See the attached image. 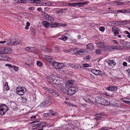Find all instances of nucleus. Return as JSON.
Returning <instances> with one entry per match:
<instances>
[{
	"instance_id": "f257e3e1",
	"label": "nucleus",
	"mask_w": 130,
	"mask_h": 130,
	"mask_svg": "<svg viewBox=\"0 0 130 130\" xmlns=\"http://www.w3.org/2000/svg\"><path fill=\"white\" fill-rule=\"evenodd\" d=\"M95 101L97 103L104 105H109L110 103L103 98L97 96L95 98Z\"/></svg>"
},
{
	"instance_id": "f03ea898",
	"label": "nucleus",
	"mask_w": 130,
	"mask_h": 130,
	"mask_svg": "<svg viewBox=\"0 0 130 130\" xmlns=\"http://www.w3.org/2000/svg\"><path fill=\"white\" fill-rule=\"evenodd\" d=\"M47 80L51 83L58 85L59 83L60 80L57 76H53L52 77L48 76L47 78Z\"/></svg>"
},
{
	"instance_id": "7ed1b4c3",
	"label": "nucleus",
	"mask_w": 130,
	"mask_h": 130,
	"mask_svg": "<svg viewBox=\"0 0 130 130\" xmlns=\"http://www.w3.org/2000/svg\"><path fill=\"white\" fill-rule=\"evenodd\" d=\"M8 110V107L5 104H0V115H4Z\"/></svg>"
},
{
	"instance_id": "20e7f679",
	"label": "nucleus",
	"mask_w": 130,
	"mask_h": 130,
	"mask_svg": "<svg viewBox=\"0 0 130 130\" xmlns=\"http://www.w3.org/2000/svg\"><path fill=\"white\" fill-rule=\"evenodd\" d=\"M26 89L23 87L19 86L16 89L17 93L19 95H22L26 92Z\"/></svg>"
},
{
	"instance_id": "39448f33",
	"label": "nucleus",
	"mask_w": 130,
	"mask_h": 130,
	"mask_svg": "<svg viewBox=\"0 0 130 130\" xmlns=\"http://www.w3.org/2000/svg\"><path fill=\"white\" fill-rule=\"evenodd\" d=\"M11 51V49L7 46L2 47L0 48V53L2 54H7Z\"/></svg>"
},
{
	"instance_id": "423d86ee",
	"label": "nucleus",
	"mask_w": 130,
	"mask_h": 130,
	"mask_svg": "<svg viewBox=\"0 0 130 130\" xmlns=\"http://www.w3.org/2000/svg\"><path fill=\"white\" fill-rule=\"evenodd\" d=\"M77 91V89L75 87H72L69 88L67 92L69 95H72L75 94Z\"/></svg>"
},
{
	"instance_id": "0eeeda50",
	"label": "nucleus",
	"mask_w": 130,
	"mask_h": 130,
	"mask_svg": "<svg viewBox=\"0 0 130 130\" xmlns=\"http://www.w3.org/2000/svg\"><path fill=\"white\" fill-rule=\"evenodd\" d=\"M91 72L92 73L95 75H102L104 74V72L100 70H96L95 69H93L91 70Z\"/></svg>"
},
{
	"instance_id": "6e6552de",
	"label": "nucleus",
	"mask_w": 130,
	"mask_h": 130,
	"mask_svg": "<svg viewBox=\"0 0 130 130\" xmlns=\"http://www.w3.org/2000/svg\"><path fill=\"white\" fill-rule=\"evenodd\" d=\"M66 24H63L58 23H51V28H54L58 26H67Z\"/></svg>"
},
{
	"instance_id": "1a4fd4ad",
	"label": "nucleus",
	"mask_w": 130,
	"mask_h": 130,
	"mask_svg": "<svg viewBox=\"0 0 130 130\" xmlns=\"http://www.w3.org/2000/svg\"><path fill=\"white\" fill-rule=\"evenodd\" d=\"M74 83V81L70 80L67 81L66 83V86L67 88H69L72 87Z\"/></svg>"
},
{
	"instance_id": "9d476101",
	"label": "nucleus",
	"mask_w": 130,
	"mask_h": 130,
	"mask_svg": "<svg viewBox=\"0 0 130 130\" xmlns=\"http://www.w3.org/2000/svg\"><path fill=\"white\" fill-rule=\"evenodd\" d=\"M112 30L114 34V35L115 36H117V35L119 34V30L118 28L115 26H113L112 27Z\"/></svg>"
},
{
	"instance_id": "9b49d317",
	"label": "nucleus",
	"mask_w": 130,
	"mask_h": 130,
	"mask_svg": "<svg viewBox=\"0 0 130 130\" xmlns=\"http://www.w3.org/2000/svg\"><path fill=\"white\" fill-rule=\"evenodd\" d=\"M0 60H2L9 61L10 60V58L4 55H0Z\"/></svg>"
},
{
	"instance_id": "f8f14e48",
	"label": "nucleus",
	"mask_w": 130,
	"mask_h": 130,
	"mask_svg": "<svg viewBox=\"0 0 130 130\" xmlns=\"http://www.w3.org/2000/svg\"><path fill=\"white\" fill-rule=\"evenodd\" d=\"M107 62L109 66H113L116 64V62L115 59L112 60H107Z\"/></svg>"
},
{
	"instance_id": "ddd939ff",
	"label": "nucleus",
	"mask_w": 130,
	"mask_h": 130,
	"mask_svg": "<svg viewBox=\"0 0 130 130\" xmlns=\"http://www.w3.org/2000/svg\"><path fill=\"white\" fill-rule=\"evenodd\" d=\"M120 43L127 48H130V43L126 41H123L120 42Z\"/></svg>"
},
{
	"instance_id": "4468645a",
	"label": "nucleus",
	"mask_w": 130,
	"mask_h": 130,
	"mask_svg": "<svg viewBox=\"0 0 130 130\" xmlns=\"http://www.w3.org/2000/svg\"><path fill=\"white\" fill-rule=\"evenodd\" d=\"M58 87H59L60 90L63 92L65 93H66L67 91L66 89L63 87L61 85L59 84V83L58 84Z\"/></svg>"
},
{
	"instance_id": "2eb2a0df",
	"label": "nucleus",
	"mask_w": 130,
	"mask_h": 130,
	"mask_svg": "<svg viewBox=\"0 0 130 130\" xmlns=\"http://www.w3.org/2000/svg\"><path fill=\"white\" fill-rule=\"evenodd\" d=\"M27 62L25 64V65L31 67L32 65V60L30 58H26Z\"/></svg>"
},
{
	"instance_id": "dca6fc26",
	"label": "nucleus",
	"mask_w": 130,
	"mask_h": 130,
	"mask_svg": "<svg viewBox=\"0 0 130 130\" xmlns=\"http://www.w3.org/2000/svg\"><path fill=\"white\" fill-rule=\"evenodd\" d=\"M104 115V114L102 113H101L99 114H96V117L95 118L94 120H95L96 122L97 121L100 120L102 118L101 116H103Z\"/></svg>"
},
{
	"instance_id": "f3484780",
	"label": "nucleus",
	"mask_w": 130,
	"mask_h": 130,
	"mask_svg": "<svg viewBox=\"0 0 130 130\" xmlns=\"http://www.w3.org/2000/svg\"><path fill=\"white\" fill-rule=\"evenodd\" d=\"M98 124V123L96 122L95 120L91 121L90 123L88 124L89 125H93V126H91V128H93V127H95Z\"/></svg>"
},
{
	"instance_id": "a211bd4d",
	"label": "nucleus",
	"mask_w": 130,
	"mask_h": 130,
	"mask_svg": "<svg viewBox=\"0 0 130 130\" xmlns=\"http://www.w3.org/2000/svg\"><path fill=\"white\" fill-rule=\"evenodd\" d=\"M45 59L46 61L48 62L50 64H51L53 61L52 57L48 56H46L45 57Z\"/></svg>"
},
{
	"instance_id": "6ab92c4d",
	"label": "nucleus",
	"mask_w": 130,
	"mask_h": 130,
	"mask_svg": "<svg viewBox=\"0 0 130 130\" xmlns=\"http://www.w3.org/2000/svg\"><path fill=\"white\" fill-rule=\"evenodd\" d=\"M4 91H8L9 90V87L8 85V83L6 82L4 84Z\"/></svg>"
},
{
	"instance_id": "aec40b11",
	"label": "nucleus",
	"mask_w": 130,
	"mask_h": 130,
	"mask_svg": "<svg viewBox=\"0 0 130 130\" xmlns=\"http://www.w3.org/2000/svg\"><path fill=\"white\" fill-rule=\"evenodd\" d=\"M51 99V97L50 96H48L46 97L44 100V102L46 105L50 103V101Z\"/></svg>"
},
{
	"instance_id": "412c9836",
	"label": "nucleus",
	"mask_w": 130,
	"mask_h": 130,
	"mask_svg": "<svg viewBox=\"0 0 130 130\" xmlns=\"http://www.w3.org/2000/svg\"><path fill=\"white\" fill-rule=\"evenodd\" d=\"M15 40L14 39H12V40H9L7 42V44L8 45H14V41Z\"/></svg>"
},
{
	"instance_id": "4be33fe9",
	"label": "nucleus",
	"mask_w": 130,
	"mask_h": 130,
	"mask_svg": "<svg viewBox=\"0 0 130 130\" xmlns=\"http://www.w3.org/2000/svg\"><path fill=\"white\" fill-rule=\"evenodd\" d=\"M86 47L87 49H89L90 50H92L93 48V45L91 43H90L88 44L86 46Z\"/></svg>"
},
{
	"instance_id": "5701e85b",
	"label": "nucleus",
	"mask_w": 130,
	"mask_h": 130,
	"mask_svg": "<svg viewBox=\"0 0 130 130\" xmlns=\"http://www.w3.org/2000/svg\"><path fill=\"white\" fill-rule=\"evenodd\" d=\"M83 98L84 100L87 102L89 103H92V101L91 99L90 98L88 97V96H87L86 97H84Z\"/></svg>"
},
{
	"instance_id": "b1692460",
	"label": "nucleus",
	"mask_w": 130,
	"mask_h": 130,
	"mask_svg": "<svg viewBox=\"0 0 130 130\" xmlns=\"http://www.w3.org/2000/svg\"><path fill=\"white\" fill-rule=\"evenodd\" d=\"M66 9H60L59 10H58L56 11V13L57 14H62L64 12V10H66Z\"/></svg>"
},
{
	"instance_id": "393cba45",
	"label": "nucleus",
	"mask_w": 130,
	"mask_h": 130,
	"mask_svg": "<svg viewBox=\"0 0 130 130\" xmlns=\"http://www.w3.org/2000/svg\"><path fill=\"white\" fill-rule=\"evenodd\" d=\"M25 49L27 51L32 52L35 50V48L34 47H27L25 48Z\"/></svg>"
},
{
	"instance_id": "a878e982",
	"label": "nucleus",
	"mask_w": 130,
	"mask_h": 130,
	"mask_svg": "<svg viewBox=\"0 0 130 130\" xmlns=\"http://www.w3.org/2000/svg\"><path fill=\"white\" fill-rule=\"evenodd\" d=\"M97 45L100 48L103 47L104 45V43L102 42H97L96 43Z\"/></svg>"
},
{
	"instance_id": "bb28decb",
	"label": "nucleus",
	"mask_w": 130,
	"mask_h": 130,
	"mask_svg": "<svg viewBox=\"0 0 130 130\" xmlns=\"http://www.w3.org/2000/svg\"><path fill=\"white\" fill-rule=\"evenodd\" d=\"M85 51L84 50H83V51L82 50H80L75 52V54L77 55H78V54L79 55H83Z\"/></svg>"
},
{
	"instance_id": "cd10ccee",
	"label": "nucleus",
	"mask_w": 130,
	"mask_h": 130,
	"mask_svg": "<svg viewBox=\"0 0 130 130\" xmlns=\"http://www.w3.org/2000/svg\"><path fill=\"white\" fill-rule=\"evenodd\" d=\"M116 11V13H127L128 12H127V10L126 9H123L117 10Z\"/></svg>"
},
{
	"instance_id": "c85d7f7f",
	"label": "nucleus",
	"mask_w": 130,
	"mask_h": 130,
	"mask_svg": "<svg viewBox=\"0 0 130 130\" xmlns=\"http://www.w3.org/2000/svg\"><path fill=\"white\" fill-rule=\"evenodd\" d=\"M59 63H58L55 61L53 62V61L52 63L51 64H50L56 69L57 68V66L58 65Z\"/></svg>"
},
{
	"instance_id": "c756f323",
	"label": "nucleus",
	"mask_w": 130,
	"mask_h": 130,
	"mask_svg": "<svg viewBox=\"0 0 130 130\" xmlns=\"http://www.w3.org/2000/svg\"><path fill=\"white\" fill-rule=\"evenodd\" d=\"M45 90H46V91L47 92L49 93H51V94H52L54 90L51 88H46V89H45Z\"/></svg>"
},
{
	"instance_id": "7c9ffc66",
	"label": "nucleus",
	"mask_w": 130,
	"mask_h": 130,
	"mask_svg": "<svg viewBox=\"0 0 130 130\" xmlns=\"http://www.w3.org/2000/svg\"><path fill=\"white\" fill-rule=\"evenodd\" d=\"M67 34H64V36H62V37L59 38L58 39L59 40H60L64 41H66L67 39H68L67 37H66V36H64L65 35H67Z\"/></svg>"
},
{
	"instance_id": "2f4dec72",
	"label": "nucleus",
	"mask_w": 130,
	"mask_h": 130,
	"mask_svg": "<svg viewBox=\"0 0 130 130\" xmlns=\"http://www.w3.org/2000/svg\"><path fill=\"white\" fill-rule=\"evenodd\" d=\"M43 25L45 27H49L50 25L49 23L45 21H43L42 22Z\"/></svg>"
},
{
	"instance_id": "473e14b6",
	"label": "nucleus",
	"mask_w": 130,
	"mask_h": 130,
	"mask_svg": "<svg viewBox=\"0 0 130 130\" xmlns=\"http://www.w3.org/2000/svg\"><path fill=\"white\" fill-rule=\"evenodd\" d=\"M52 95L55 97H57L59 96V94L58 92L54 90L53 92Z\"/></svg>"
},
{
	"instance_id": "72a5a7b5",
	"label": "nucleus",
	"mask_w": 130,
	"mask_h": 130,
	"mask_svg": "<svg viewBox=\"0 0 130 130\" xmlns=\"http://www.w3.org/2000/svg\"><path fill=\"white\" fill-rule=\"evenodd\" d=\"M15 40L14 41V45H17L19 44L21 42V41L20 39H16L14 38Z\"/></svg>"
},
{
	"instance_id": "f704fd0d",
	"label": "nucleus",
	"mask_w": 130,
	"mask_h": 130,
	"mask_svg": "<svg viewBox=\"0 0 130 130\" xmlns=\"http://www.w3.org/2000/svg\"><path fill=\"white\" fill-rule=\"evenodd\" d=\"M41 14L43 18L46 19L47 17L48 16V15L47 14L45 13L44 12H41Z\"/></svg>"
},
{
	"instance_id": "c9c22d12",
	"label": "nucleus",
	"mask_w": 130,
	"mask_h": 130,
	"mask_svg": "<svg viewBox=\"0 0 130 130\" xmlns=\"http://www.w3.org/2000/svg\"><path fill=\"white\" fill-rule=\"evenodd\" d=\"M103 50L107 52H109L110 51V50L109 48V47L108 46H104L103 47Z\"/></svg>"
},
{
	"instance_id": "e433bc0d",
	"label": "nucleus",
	"mask_w": 130,
	"mask_h": 130,
	"mask_svg": "<svg viewBox=\"0 0 130 130\" xmlns=\"http://www.w3.org/2000/svg\"><path fill=\"white\" fill-rule=\"evenodd\" d=\"M64 66V64L63 63H59L58 64V65L57 66V69H61L62 68L63 66Z\"/></svg>"
},
{
	"instance_id": "4c0bfd02",
	"label": "nucleus",
	"mask_w": 130,
	"mask_h": 130,
	"mask_svg": "<svg viewBox=\"0 0 130 130\" xmlns=\"http://www.w3.org/2000/svg\"><path fill=\"white\" fill-rule=\"evenodd\" d=\"M46 19L51 21H53L54 20V19L52 17L48 15V16L47 17Z\"/></svg>"
},
{
	"instance_id": "58836bf2",
	"label": "nucleus",
	"mask_w": 130,
	"mask_h": 130,
	"mask_svg": "<svg viewBox=\"0 0 130 130\" xmlns=\"http://www.w3.org/2000/svg\"><path fill=\"white\" fill-rule=\"evenodd\" d=\"M121 99L122 101H123L124 102V103L126 104H127V103L128 102V100H130L128 98H122Z\"/></svg>"
},
{
	"instance_id": "ea45409f",
	"label": "nucleus",
	"mask_w": 130,
	"mask_h": 130,
	"mask_svg": "<svg viewBox=\"0 0 130 130\" xmlns=\"http://www.w3.org/2000/svg\"><path fill=\"white\" fill-rule=\"evenodd\" d=\"M114 92L113 91H112V92H110V91L109 92L108 94H107V96H108L112 97L113 95H114Z\"/></svg>"
},
{
	"instance_id": "a19ab883",
	"label": "nucleus",
	"mask_w": 130,
	"mask_h": 130,
	"mask_svg": "<svg viewBox=\"0 0 130 130\" xmlns=\"http://www.w3.org/2000/svg\"><path fill=\"white\" fill-rule=\"evenodd\" d=\"M51 114L52 116L54 117L58 115L57 112L55 111H54L53 113H51Z\"/></svg>"
},
{
	"instance_id": "79ce46f5",
	"label": "nucleus",
	"mask_w": 130,
	"mask_h": 130,
	"mask_svg": "<svg viewBox=\"0 0 130 130\" xmlns=\"http://www.w3.org/2000/svg\"><path fill=\"white\" fill-rule=\"evenodd\" d=\"M107 89L108 90L110 91V92H112V91L113 92V86L108 87Z\"/></svg>"
},
{
	"instance_id": "37998d69",
	"label": "nucleus",
	"mask_w": 130,
	"mask_h": 130,
	"mask_svg": "<svg viewBox=\"0 0 130 130\" xmlns=\"http://www.w3.org/2000/svg\"><path fill=\"white\" fill-rule=\"evenodd\" d=\"M21 100L22 102L24 103L26 102L27 99L26 98L23 97L22 98Z\"/></svg>"
},
{
	"instance_id": "c03bdc74",
	"label": "nucleus",
	"mask_w": 130,
	"mask_h": 130,
	"mask_svg": "<svg viewBox=\"0 0 130 130\" xmlns=\"http://www.w3.org/2000/svg\"><path fill=\"white\" fill-rule=\"evenodd\" d=\"M95 52L97 54L100 55L101 53V52L100 49H97L96 50Z\"/></svg>"
},
{
	"instance_id": "a18cd8bd",
	"label": "nucleus",
	"mask_w": 130,
	"mask_h": 130,
	"mask_svg": "<svg viewBox=\"0 0 130 130\" xmlns=\"http://www.w3.org/2000/svg\"><path fill=\"white\" fill-rule=\"evenodd\" d=\"M114 23V25L115 26L119 25H120V21H116Z\"/></svg>"
},
{
	"instance_id": "49530a36",
	"label": "nucleus",
	"mask_w": 130,
	"mask_h": 130,
	"mask_svg": "<svg viewBox=\"0 0 130 130\" xmlns=\"http://www.w3.org/2000/svg\"><path fill=\"white\" fill-rule=\"evenodd\" d=\"M76 4L77 6H78L79 7H82L83 6V3H76Z\"/></svg>"
},
{
	"instance_id": "de8ad7c7",
	"label": "nucleus",
	"mask_w": 130,
	"mask_h": 130,
	"mask_svg": "<svg viewBox=\"0 0 130 130\" xmlns=\"http://www.w3.org/2000/svg\"><path fill=\"white\" fill-rule=\"evenodd\" d=\"M125 32V34H127V37L130 39V33L127 31H126Z\"/></svg>"
},
{
	"instance_id": "09e8293b",
	"label": "nucleus",
	"mask_w": 130,
	"mask_h": 130,
	"mask_svg": "<svg viewBox=\"0 0 130 130\" xmlns=\"http://www.w3.org/2000/svg\"><path fill=\"white\" fill-rule=\"evenodd\" d=\"M109 127H102L101 129V130H108L110 129Z\"/></svg>"
},
{
	"instance_id": "8fccbe9b",
	"label": "nucleus",
	"mask_w": 130,
	"mask_h": 130,
	"mask_svg": "<svg viewBox=\"0 0 130 130\" xmlns=\"http://www.w3.org/2000/svg\"><path fill=\"white\" fill-rule=\"evenodd\" d=\"M115 3L116 4H117V5H122L123 4V2H118V1H115Z\"/></svg>"
},
{
	"instance_id": "3c124183",
	"label": "nucleus",
	"mask_w": 130,
	"mask_h": 130,
	"mask_svg": "<svg viewBox=\"0 0 130 130\" xmlns=\"http://www.w3.org/2000/svg\"><path fill=\"white\" fill-rule=\"evenodd\" d=\"M46 105V104L45 103V102H42L41 103L40 105V106L42 107L45 106Z\"/></svg>"
},
{
	"instance_id": "603ef678",
	"label": "nucleus",
	"mask_w": 130,
	"mask_h": 130,
	"mask_svg": "<svg viewBox=\"0 0 130 130\" xmlns=\"http://www.w3.org/2000/svg\"><path fill=\"white\" fill-rule=\"evenodd\" d=\"M82 68V66L81 65H80L79 64L77 65V67H76V69H78L79 70H80Z\"/></svg>"
},
{
	"instance_id": "864d4df0",
	"label": "nucleus",
	"mask_w": 130,
	"mask_h": 130,
	"mask_svg": "<svg viewBox=\"0 0 130 130\" xmlns=\"http://www.w3.org/2000/svg\"><path fill=\"white\" fill-rule=\"evenodd\" d=\"M18 1L20 3H26V1L25 0H18Z\"/></svg>"
},
{
	"instance_id": "5fc2aeb1",
	"label": "nucleus",
	"mask_w": 130,
	"mask_h": 130,
	"mask_svg": "<svg viewBox=\"0 0 130 130\" xmlns=\"http://www.w3.org/2000/svg\"><path fill=\"white\" fill-rule=\"evenodd\" d=\"M70 6H77L76 3H72L70 4Z\"/></svg>"
},
{
	"instance_id": "6e6d98bb",
	"label": "nucleus",
	"mask_w": 130,
	"mask_h": 130,
	"mask_svg": "<svg viewBox=\"0 0 130 130\" xmlns=\"http://www.w3.org/2000/svg\"><path fill=\"white\" fill-rule=\"evenodd\" d=\"M42 63L40 62L39 61H37V64L38 66L39 67L41 66L42 65Z\"/></svg>"
},
{
	"instance_id": "4d7b16f0",
	"label": "nucleus",
	"mask_w": 130,
	"mask_h": 130,
	"mask_svg": "<svg viewBox=\"0 0 130 130\" xmlns=\"http://www.w3.org/2000/svg\"><path fill=\"white\" fill-rule=\"evenodd\" d=\"M34 3H40L41 2V1L40 0H34Z\"/></svg>"
},
{
	"instance_id": "13d9d810",
	"label": "nucleus",
	"mask_w": 130,
	"mask_h": 130,
	"mask_svg": "<svg viewBox=\"0 0 130 130\" xmlns=\"http://www.w3.org/2000/svg\"><path fill=\"white\" fill-rule=\"evenodd\" d=\"M99 30L101 31H103L105 30V28L103 27H101L99 28Z\"/></svg>"
},
{
	"instance_id": "bf43d9fd",
	"label": "nucleus",
	"mask_w": 130,
	"mask_h": 130,
	"mask_svg": "<svg viewBox=\"0 0 130 130\" xmlns=\"http://www.w3.org/2000/svg\"><path fill=\"white\" fill-rule=\"evenodd\" d=\"M75 64L74 63H69L68 64V66L71 67H72L74 68V67Z\"/></svg>"
},
{
	"instance_id": "052dcab7",
	"label": "nucleus",
	"mask_w": 130,
	"mask_h": 130,
	"mask_svg": "<svg viewBox=\"0 0 130 130\" xmlns=\"http://www.w3.org/2000/svg\"><path fill=\"white\" fill-rule=\"evenodd\" d=\"M41 125H42L41 127L43 128L45 127L46 125V124L45 122H42L41 123Z\"/></svg>"
},
{
	"instance_id": "680f3d73",
	"label": "nucleus",
	"mask_w": 130,
	"mask_h": 130,
	"mask_svg": "<svg viewBox=\"0 0 130 130\" xmlns=\"http://www.w3.org/2000/svg\"><path fill=\"white\" fill-rule=\"evenodd\" d=\"M120 25H125L126 24V22L124 21H121Z\"/></svg>"
},
{
	"instance_id": "e2e57ef3",
	"label": "nucleus",
	"mask_w": 130,
	"mask_h": 130,
	"mask_svg": "<svg viewBox=\"0 0 130 130\" xmlns=\"http://www.w3.org/2000/svg\"><path fill=\"white\" fill-rule=\"evenodd\" d=\"M113 91H116L118 89V88L117 86H113Z\"/></svg>"
},
{
	"instance_id": "0e129e2a",
	"label": "nucleus",
	"mask_w": 130,
	"mask_h": 130,
	"mask_svg": "<svg viewBox=\"0 0 130 130\" xmlns=\"http://www.w3.org/2000/svg\"><path fill=\"white\" fill-rule=\"evenodd\" d=\"M89 66V65L88 64H84L83 65V67H87Z\"/></svg>"
},
{
	"instance_id": "69168bd1",
	"label": "nucleus",
	"mask_w": 130,
	"mask_h": 130,
	"mask_svg": "<svg viewBox=\"0 0 130 130\" xmlns=\"http://www.w3.org/2000/svg\"><path fill=\"white\" fill-rule=\"evenodd\" d=\"M14 69L16 71H17L18 70V67H16V66H14L13 67Z\"/></svg>"
},
{
	"instance_id": "338daca9",
	"label": "nucleus",
	"mask_w": 130,
	"mask_h": 130,
	"mask_svg": "<svg viewBox=\"0 0 130 130\" xmlns=\"http://www.w3.org/2000/svg\"><path fill=\"white\" fill-rule=\"evenodd\" d=\"M49 115V114L48 113H45L43 114V116L44 117H46L48 116Z\"/></svg>"
},
{
	"instance_id": "774afa93",
	"label": "nucleus",
	"mask_w": 130,
	"mask_h": 130,
	"mask_svg": "<svg viewBox=\"0 0 130 130\" xmlns=\"http://www.w3.org/2000/svg\"><path fill=\"white\" fill-rule=\"evenodd\" d=\"M126 71L128 73V76H130V70L129 69H127Z\"/></svg>"
}]
</instances>
